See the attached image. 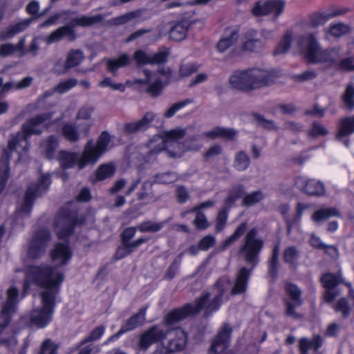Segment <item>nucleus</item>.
<instances>
[{
    "instance_id": "49530a36",
    "label": "nucleus",
    "mask_w": 354,
    "mask_h": 354,
    "mask_svg": "<svg viewBox=\"0 0 354 354\" xmlns=\"http://www.w3.org/2000/svg\"><path fill=\"white\" fill-rule=\"evenodd\" d=\"M62 134L64 138L71 142H75L79 140L80 135L77 129L70 124H66L62 127Z\"/></svg>"
},
{
    "instance_id": "4468645a",
    "label": "nucleus",
    "mask_w": 354,
    "mask_h": 354,
    "mask_svg": "<svg viewBox=\"0 0 354 354\" xmlns=\"http://www.w3.org/2000/svg\"><path fill=\"white\" fill-rule=\"evenodd\" d=\"M82 223L83 221H77L73 213L66 212L64 209L60 211L55 219V229L59 239L67 237L72 232L74 226Z\"/></svg>"
},
{
    "instance_id": "4d7b16f0",
    "label": "nucleus",
    "mask_w": 354,
    "mask_h": 354,
    "mask_svg": "<svg viewBox=\"0 0 354 354\" xmlns=\"http://www.w3.org/2000/svg\"><path fill=\"white\" fill-rule=\"evenodd\" d=\"M77 84V80L75 79H68L61 82L55 88L54 91L59 93H64L73 88Z\"/></svg>"
},
{
    "instance_id": "2f4dec72",
    "label": "nucleus",
    "mask_w": 354,
    "mask_h": 354,
    "mask_svg": "<svg viewBox=\"0 0 354 354\" xmlns=\"http://www.w3.org/2000/svg\"><path fill=\"white\" fill-rule=\"evenodd\" d=\"M236 132L232 129L223 127H215L213 129L206 132L204 134V136L209 139H215L220 137L230 139L234 138Z\"/></svg>"
},
{
    "instance_id": "69168bd1",
    "label": "nucleus",
    "mask_w": 354,
    "mask_h": 354,
    "mask_svg": "<svg viewBox=\"0 0 354 354\" xmlns=\"http://www.w3.org/2000/svg\"><path fill=\"white\" fill-rule=\"evenodd\" d=\"M94 111L91 105H85L80 109L77 114V118L80 120H88Z\"/></svg>"
},
{
    "instance_id": "1a4fd4ad",
    "label": "nucleus",
    "mask_w": 354,
    "mask_h": 354,
    "mask_svg": "<svg viewBox=\"0 0 354 354\" xmlns=\"http://www.w3.org/2000/svg\"><path fill=\"white\" fill-rule=\"evenodd\" d=\"M279 76L276 70L252 68L235 71L230 77L229 82L234 88L248 91L266 86Z\"/></svg>"
},
{
    "instance_id": "7c9ffc66",
    "label": "nucleus",
    "mask_w": 354,
    "mask_h": 354,
    "mask_svg": "<svg viewBox=\"0 0 354 354\" xmlns=\"http://www.w3.org/2000/svg\"><path fill=\"white\" fill-rule=\"evenodd\" d=\"M340 214L335 207H324L314 212L312 220L315 223L324 221L330 217H339Z\"/></svg>"
},
{
    "instance_id": "338daca9",
    "label": "nucleus",
    "mask_w": 354,
    "mask_h": 354,
    "mask_svg": "<svg viewBox=\"0 0 354 354\" xmlns=\"http://www.w3.org/2000/svg\"><path fill=\"white\" fill-rule=\"evenodd\" d=\"M339 68L342 71H354V56L342 59L338 64Z\"/></svg>"
},
{
    "instance_id": "37998d69",
    "label": "nucleus",
    "mask_w": 354,
    "mask_h": 354,
    "mask_svg": "<svg viewBox=\"0 0 354 354\" xmlns=\"http://www.w3.org/2000/svg\"><path fill=\"white\" fill-rule=\"evenodd\" d=\"M140 16V11H132L116 17L113 19V24L115 25L124 24L129 22H139V17Z\"/></svg>"
},
{
    "instance_id": "603ef678",
    "label": "nucleus",
    "mask_w": 354,
    "mask_h": 354,
    "mask_svg": "<svg viewBox=\"0 0 354 354\" xmlns=\"http://www.w3.org/2000/svg\"><path fill=\"white\" fill-rule=\"evenodd\" d=\"M32 81V79L31 77H26L17 83L8 82L4 85L3 90L25 88L30 85Z\"/></svg>"
},
{
    "instance_id": "774afa93",
    "label": "nucleus",
    "mask_w": 354,
    "mask_h": 354,
    "mask_svg": "<svg viewBox=\"0 0 354 354\" xmlns=\"http://www.w3.org/2000/svg\"><path fill=\"white\" fill-rule=\"evenodd\" d=\"M58 346L49 339L44 341L41 345V351L45 354H57Z\"/></svg>"
},
{
    "instance_id": "2eb2a0df",
    "label": "nucleus",
    "mask_w": 354,
    "mask_h": 354,
    "mask_svg": "<svg viewBox=\"0 0 354 354\" xmlns=\"http://www.w3.org/2000/svg\"><path fill=\"white\" fill-rule=\"evenodd\" d=\"M18 301V290L14 287H10L7 291V299L3 305L0 319L2 323L0 324V333L6 327L10 321V317L12 313L15 310L16 305Z\"/></svg>"
},
{
    "instance_id": "ddd939ff",
    "label": "nucleus",
    "mask_w": 354,
    "mask_h": 354,
    "mask_svg": "<svg viewBox=\"0 0 354 354\" xmlns=\"http://www.w3.org/2000/svg\"><path fill=\"white\" fill-rule=\"evenodd\" d=\"M262 248V240L257 237V231L252 229L245 236L244 243L241 248V254L248 263L255 264Z\"/></svg>"
},
{
    "instance_id": "9b49d317",
    "label": "nucleus",
    "mask_w": 354,
    "mask_h": 354,
    "mask_svg": "<svg viewBox=\"0 0 354 354\" xmlns=\"http://www.w3.org/2000/svg\"><path fill=\"white\" fill-rule=\"evenodd\" d=\"M50 234L46 230L35 232L23 248V254L28 259H35L41 256L46 248Z\"/></svg>"
},
{
    "instance_id": "5fc2aeb1",
    "label": "nucleus",
    "mask_w": 354,
    "mask_h": 354,
    "mask_svg": "<svg viewBox=\"0 0 354 354\" xmlns=\"http://www.w3.org/2000/svg\"><path fill=\"white\" fill-rule=\"evenodd\" d=\"M348 31V27L342 23L333 24L330 26L328 34L333 37H340Z\"/></svg>"
},
{
    "instance_id": "473e14b6",
    "label": "nucleus",
    "mask_w": 354,
    "mask_h": 354,
    "mask_svg": "<svg viewBox=\"0 0 354 354\" xmlns=\"http://www.w3.org/2000/svg\"><path fill=\"white\" fill-rule=\"evenodd\" d=\"M130 62V58L127 54L121 55L118 58L107 59L106 66L108 70L112 73H115L119 68L125 66Z\"/></svg>"
},
{
    "instance_id": "58836bf2",
    "label": "nucleus",
    "mask_w": 354,
    "mask_h": 354,
    "mask_svg": "<svg viewBox=\"0 0 354 354\" xmlns=\"http://www.w3.org/2000/svg\"><path fill=\"white\" fill-rule=\"evenodd\" d=\"M84 59L83 53L80 50H70L66 57V67L70 68L77 66Z\"/></svg>"
},
{
    "instance_id": "0eeeda50",
    "label": "nucleus",
    "mask_w": 354,
    "mask_h": 354,
    "mask_svg": "<svg viewBox=\"0 0 354 354\" xmlns=\"http://www.w3.org/2000/svg\"><path fill=\"white\" fill-rule=\"evenodd\" d=\"M292 48L301 54L310 62H323L328 65L337 63L339 57V50L332 48L322 50L315 36L306 34L296 38Z\"/></svg>"
},
{
    "instance_id": "4c0bfd02",
    "label": "nucleus",
    "mask_w": 354,
    "mask_h": 354,
    "mask_svg": "<svg viewBox=\"0 0 354 354\" xmlns=\"http://www.w3.org/2000/svg\"><path fill=\"white\" fill-rule=\"evenodd\" d=\"M285 1L282 0H269L268 1V15H271L274 19L279 17L284 11Z\"/></svg>"
},
{
    "instance_id": "6ab92c4d",
    "label": "nucleus",
    "mask_w": 354,
    "mask_h": 354,
    "mask_svg": "<svg viewBox=\"0 0 354 354\" xmlns=\"http://www.w3.org/2000/svg\"><path fill=\"white\" fill-rule=\"evenodd\" d=\"M230 333V326L225 324L212 342L210 354H228L227 348L229 346Z\"/></svg>"
},
{
    "instance_id": "0e129e2a",
    "label": "nucleus",
    "mask_w": 354,
    "mask_h": 354,
    "mask_svg": "<svg viewBox=\"0 0 354 354\" xmlns=\"http://www.w3.org/2000/svg\"><path fill=\"white\" fill-rule=\"evenodd\" d=\"M328 133V130L319 123H314L308 132V136L311 138L324 136Z\"/></svg>"
},
{
    "instance_id": "864d4df0",
    "label": "nucleus",
    "mask_w": 354,
    "mask_h": 354,
    "mask_svg": "<svg viewBox=\"0 0 354 354\" xmlns=\"http://www.w3.org/2000/svg\"><path fill=\"white\" fill-rule=\"evenodd\" d=\"M192 100H185L182 102H176L169 107L164 113L165 117L169 118H171L177 111L182 109L186 105L190 104Z\"/></svg>"
},
{
    "instance_id": "c756f323",
    "label": "nucleus",
    "mask_w": 354,
    "mask_h": 354,
    "mask_svg": "<svg viewBox=\"0 0 354 354\" xmlns=\"http://www.w3.org/2000/svg\"><path fill=\"white\" fill-rule=\"evenodd\" d=\"M26 39L22 38L19 40L17 45L12 44H4L0 46V56L7 57L12 55L15 52H18L19 56H23L26 53L24 48Z\"/></svg>"
},
{
    "instance_id": "ea45409f",
    "label": "nucleus",
    "mask_w": 354,
    "mask_h": 354,
    "mask_svg": "<svg viewBox=\"0 0 354 354\" xmlns=\"http://www.w3.org/2000/svg\"><path fill=\"white\" fill-rule=\"evenodd\" d=\"M115 171V167L113 163L102 165L96 171V179L102 180L112 176Z\"/></svg>"
},
{
    "instance_id": "b1692460",
    "label": "nucleus",
    "mask_w": 354,
    "mask_h": 354,
    "mask_svg": "<svg viewBox=\"0 0 354 354\" xmlns=\"http://www.w3.org/2000/svg\"><path fill=\"white\" fill-rule=\"evenodd\" d=\"M354 133V115L351 117L343 118L339 126L336 136L337 139L343 142L346 147L349 146L347 138Z\"/></svg>"
},
{
    "instance_id": "e2e57ef3",
    "label": "nucleus",
    "mask_w": 354,
    "mask_h": 354,
    "mask_svg": "<svg viewBox=\"0 0 354 354\" xmlns=\"http://www.w3.org/2000/svg\"><path fill=\"white\" fill-rule=\"evenodd\" d=\"M343 101L346 106L348 108L354 107V87L348 86L344 95H343Z\"/></svg>"
},
{
    "instance_id": "a19ab883",
    "label": "nucleus",
    "mask_w": 354,
    "mask_h": 354,
    "mask_svg": "<svg viewBox=\"0 0 354 354\" xmlns=\"http://www.w3.org/2000/svg\"><path fill=\"white\" fill-rule=\"evenodd\" d=\"M58 145L57 138L53 136H50L46 141L41 145V149L47 158H52L53 153Z\"/></svg>"
},
{
    "instance_id": "f3484780",
    "label": "nucleus",
    "mask_w": 354,
    "mask_h": 354,
    "mask_svg": "<svg viewBox=\"0 0 354 354\" xmlns=\"http://www.w3.org/2000/svg\"><path fill=\"white\" fill-rule=\"evenodd\" d=\"M168 51L166 49L155 53H147L143 50H138L134 53L133 59L138 66L156 64L163 63L167 60Z\"/></svg>"
},
{
    "instance_id": "dca6fc26",
    "label": "nucleus",
    "mask_w": 354,
    "mask_h": 354,
    "mask_svg": "<svg viewBox=\"0 0 354 354\" xmlns=\"http://www.w3.org/2000/svg\"><path fill=\"white\" fill-rule=\"evenodd\" d=\"M287 297L285 299L286 313L288 316L296 318L299 314L296 308L301 304V291L294 284L288 283L286 286Z\"/></svg>"
},
{
    "instance_id": "79ce46f5",
    "label": "nucleus",
    "mask_w": 354,
    "mask_h": 354,
    "mask_svg": "<svg viewBox=\"0 0 354 354\" xmlns=\"http://www.w3.org/2000/svg\"><path fill=\"white\" fill-rule=\"evenodd\" d=\"M152 184L151 182L145 181L142 185L141 190L138 192V199L143 201L145 204L151 203L154 201L151 192Z\"/></svg>"
},
{
    "instance_id": "3c124183",
    "label": "nucleus",
    "mask_w": 354,
    "mask_h": 354,
    "mask_svg": "<svg viewBox=\"0 0 354 354\" xmlns=\"http://www.w3.org/2000/svg\"><path fill=\"white\" fill-rule=\"evenodd\" d=\"M246 230V224L242 223L240 225L234 233L228 239H227L223 243L222 249L224 250L227 248L229 245L233 243L236 240H237L245 231Z\"/></svg>"
},
{
    "instance_id": "f8f14e48",
    "label": "nucleus",
    "mask_w": 354,
    "mask_h": 354,
    "mask_svg": "<svg viewBox=\"0 0 354 354\" xmlns=\"http://www.w3.org/2000/svg\"><path fill=\"white\" fill-rule=\"evenodd\" d=\"M50 184V176L45 174L40 177L38 184L31 185L25 194L22 203L18 206V214L22 215L29 213L34 199L44 193L48 189Z\"/></svg>"
},
{
    "instance_id": "aec40b11",
    "label": "nucleus",
    "mask_w": 354,
    "mask_h": 354,
    "mask_svg": "<svg viewBox=\"0 0 354 354\" xmlns=\"http://www.w3.org/2000/svg\"><path fill=\"white\" fill-rule=\"evenodd\" d=\"M321 282L324 287L326 288L324 299L325 301L330 303L338 295V293L335 292L333 288L342 282V276L340 273L337 276L331 274H325L321 278Z\"/></svg>"
},
{
    "instance_id": "4be33fe9",
    "label": "nucleus",
    "mask_w": 354,
    "mask_h": 354,
    "mask_svg": "<svg viewBox=\"0 0 354 354\" xmlns=\"http://www.w3.org/2000/svg\"><path fill=\"white\" fill-rule=\"evenodd\" d=\"M239 37V28L236 26L229 27L223 32L222 37L216 44L219 53H223L233 46Z\"/></svg>"
},
{
    "instance_id": "13d9d810",
    "label": "nucleus",
    "mask_w": 354,
    "mask_h": 354,
    "mask_svg": "<svg viewBox=\"0 0 354 354\" xmlns=\"http://www.w3.org/2000/svg\"><path fill=\"white\" fill-rule=\"evenodd\" d=\"M164 225V223H153L147 221L141 223L138 227L140 232H157L160 230Z\"/></svg>"
},
{
    "instance_id": "c03bdc74",
    "label": "nucleus",
    "mask_w": 354,
    "mask_h": 354,
    "mask_svg": "<svg viewBox=\"0 0 354 354\" xmlns=\"http://www.w3.org/2000/svg\"><path fill=\"white\" fill-rule=\"evenodd\" d=\"M251 12L256 17L268 15V1H259L252 8Z\"/></svg>"
},
{
    "instance_id": "7ed1b4c3",
    "label": "nucleus",
    "mask_w": 354,
    "mask_h": 354,
    "mask_svg": "<svg viewBox=\"0 0 354 354\" xmlns=\"http://www.w3.org/2000/svg\"><path fill=\"white\" fill-rule=\"evenodd\" d=\"M185 133L183 129H178L166 131L162 136H154L146 147L145 153L147 154L144 157L145 162L153 160L159 152L164 149L174 158L180 157L185 151L198 150L201 147L200 145H189L190 142H196V139L189 141L185 145L179 142V140L184 136Z\"/></svg>"
},
{
    "instance_id": "09e8293b",
    "label": "nucleus",
    "mask_w": 354,
    "mask_h": 354,
    "mask_svg": "<svg viewBox=\"0 0 354 354\" xmlns=\"http://www.w3.org/2000/svg\"><path fill=\"white\" fill-rule=\"evenodd\" d=\"M199 68V65L194 62H183L180 64L179 68V75L181 77H188L196 72Z\"/></svg>"
},
{
    "instance_id": "f257e3e1",
    "label": "nucleus",
    "mask_w": 354,
    "mask_h": 354,
    "mask_svg": "<svg viewBox=\"0 0 354 354\" xmlns=\"http://www.w3.org/2000/svg\"><path fill=\"white\" fill-rule=\"evenodd\" d=\"M25 274L24 291L28 288V282L44 288L39 295L41 307L34 309L30 315V322L32 325L44 328L52 319L56 297L64 279V272L57 266L41 264L27 268Z\"/></svg>"
},
{
    "instance_id": "412c9836",
    "label": "nucleus",
    "mask_w": 354,
    "mask_h": 354,
    "mask_svg": "<svg viewBox=\"0 0 354 354\" xmlns=\"http://www.w3.org/2000/svg\"><path fill=\"white\" fill-rule=\"evenodd\" d=\"M146 311H147V308H142L136 315L132 316L121 327L120 330L116 334L111 336L109 339V341L116 340L126 332L133 330L136 327L142 324L145 320Z\"/></svg>"
},
{
    "instance_id": "6e6d98bb",
    "label": "nucleus",
    "mask_w": 354,
    "mask_h": 354,
    "mask_svg": "<svg viewBox=\"0 0 354 354\" xmlns=\"http://www.w3.org/2000/svg\"><path fill=\"white\" fill-rule=\"evenodd\" d=\"M250 165V160L243 152H239L236 156L235 167L239 171H243L248 168Z\"/></svg>"
},
{
    "instance_id": "423d86ee",
    "label": "nucleus",
    "mask_w": 354,
    "mask_h": 354,
    "mask_svg": "<svg viewBox=\"0 0 354 354\" xmlns=\"http://www.w3.org/2000/svg\"><path fill=\"white\" fill-rule=\"evenodd\" d=\"M187 335L182 329L170 330L165 332L158 326H153L145 331L140 337V346L146 350L152 344L160 342L162 348L160 353H170L182 350L186 344Z\"/></svg>"
},
{
    "instance_id": "a211bd4d",
    "label": "nucleus",
    "mask_w": 354,
    "mask_h": 354,
    "mask_svg": "<svg viewBox=\"0 0 354 354\" xmlns=\"http://www.w3.org/2000/svg\"><path fill=\"white\" fill-rule=\"evenodd\" d=\"M295 185L310 195H322L324 193V187L321 182L315 179H309L306 176H297Z\"/></svg>"
},
{
    "instance_id": "c9c22d12",
    "label": "nucleus",
    "mask_w": 354,
    "mask_h": 354,
    "mask_svg": "<svg viewBox=\"0 0 354 354\" xmlns=\"http://www.w3.org/2000/svg\"><path fill=\"white\" fill-rule=\"evenodd\" d=\"M9 166L8 155L5 151V156L0 160V192H1L6 185L8 178Z\"/></svg>"
},
{
    "instance_id": "de8ad7c7",
    "label": "nucleus",
    "mask_w": 354,
    "mask_h": 354,
    "mask_svg": "<svg viewBox=\"0 0 354 354\" xmlns=\"http://www.w3.org/2000/svg\"><path fill=\"white\" fill-rule=\"evenodd\" d=\"M264 194L261 191H255L246 194L243 199V203L247 206L253 205L264 198Z\"/></svg>"
},
{
    "instance_id": "bb28decb",
    "label": "nucleus",
    "mask_w": 354,
    "mask_h": 354,
    "mask_svg": "<svg viewBox=\"0 0 354 354\" xmlns=\"http://www.w3.org/2000/svg\"><path fill=\"white\" fill-rule=\"evenodd\" d=\"M214 205V201H207L202 203L199 206L192 209L190 212H195L194 225L197 229L203 230L208 227L209 223L205 216L201 213V210L204 208L211 207Z\"/></svg>"
},
{
    "instance_id": "cd10ccee",
    "label": "nucleus",
    "mask_w": 354,
    "mask_h": 354,
    "mask_svg": "<svg viewBox=\"0 0 354 354\" xmlns=\"http://www.w3.org/2000/svg\"><path fill=\"white\" fill-rule=\"evenodd\" d=\"M192 24L188 20H182L176 23L169 31V37L176 41L183 40Z\"/></svg>"
},
{
    "instance_id": "72a5a7b5",
    "label": "nucleus",
    "mask_w": 354,
    "mask_h": 354,
    "mask_svg": "<svg viewBox=\"0 0 354 354\" xmlns=\"http://www.w3.org/2000/svg\"><path fill=\"white\" fill-rule=\"evenodd\" d=\"M341 14H342V12L339 10H326L316 13L312 19V24L314 26H319L326 23L330 18Z\"/></svg>"
},
{
    "instance_id": "9d476101",
    "label": "nucleus",
    "mask_w": 354,
    "mask_h": 354,
    "mask_svg": "<svg viewBox=\"0 0 354 354\" xmlns=\"http://www.w3.org/2000/svg\"><path fill=\"white\" fill-rule=\"evenodd\" d=\"M102 17L100 15L95 17L80 16L75 18L66 17L64 18V20H71L70 23L53 31L44 39V41L48 45L58 42L64 37H67L70 41H73L76 37L73 30V28L75 26H88L100 21Z\"/></svg>"
},
{
    "instance_id": "20e7f679",
    "label": "nucleus",
    "mask_w": 354,
    "mask_h": 354,
    "mask_svg": "<svg viewBox=\"0 0 354 354\" xmlns=\"http://www.w3.org/2000/svg\"><path fill=\"white\" fill-rule=\"evenodd\" d=\"M111 136L106 131L101 133L95 145L90 140L84 147L81 157L75 153L62 151L59 153L58 160L63 169L73 167L75 164L79 169H83L86 165H93L100 158L111 146Z\"/></svg>"
},
{
    "instance_id": "f704fd0d",
    "label": "nucleus",
    "mask_w": 354,
    "mask_h": 354,
    "mask_svg": "<svg viewBox=\"0 0 354 354\" xmlns=\"http://www.w3.org/2000/svg\"><path fill=\"white\" fill-rule=\"evenodd\" d=\"M322 339L319 336L315 337L312 341L303 338L299 342L301 354H308V351L311 348H314L317 351L322 346Z\"/></svg>"
},
{
    "instance_id": "5701e85b",
    "label": "nucleus",
    "mask_w": 354,
    "mask_h": 354,
    "mask_svg": "<svg viewBox=\"0 0 354 354\" xmlns=\"http://www.w3.org/2000/svg\"><path fill=\"white\" fill-rule=\"evenodd\" d=\"M242 48L251 52H258L263 48V43L257 38V32L255 30L250 29L244 33L242 38Z\"/></svg>"
},
{
    "instance_id": "680f3d73",
    "label": "nucleus",
    "mask_w": 354,
    "mask_h": 354,
    "mask_svg": "<svg viewBox=\"0 0 354 354\" xmlns=\"http://www.w3.org/2000/svg\"><path fill=\"white\" fill-rule=\"evenodd\" d=\"M333 308L335 311L341 313L345 317H347L351 312V308L345 298H342L338 300L337 304L334 305Z\"/></svg>"
},
{
    "instance_id": "bf43d9fd",
    "label": "nucleus",
    "mask_w": 354,
    "mask_h": 354,
    "mask_svg": "<svg viewBox=\"0 0 354 354\" xmlns=\"http://www.w3.org/2000/svg\"><path fill=\"white\" fill-rule=\"evenodd\" d=\"M299 252L294 247L287 248L283 252L284 261L290 264H294L297 260Z\"/></svg>"
},
{
    "instance_id": "a878e982",
    "label": "nucleus",
    "mask_w": 354,
    "mask_h": 354,
    "mask_svg": "<svg viewBox=\"0 0 354 354\" xmlns=\"http://www.w3.org/2000/svg\"><path fill=\"white\" fill-rule=\"evenodd\" d=\"M155 117L154 113L148 112L141 120L127 124L124 129L129 133L145 130L149 127Z\"/></svg>"
},
{
    "instance_id": "052dcab7",
    "label": "nucleus",
    "mask_w": 354,
    "mask_h": 354,
    "mask_svg": "<svg viewBox=\"0 0 354 354\" xmlns=\"http://www.w3.org/2000/svg\"><path fill=\"white\" fill-rule=\"evenodd\" d=\"M279 253V248L277 245L273 250L272 257L268 264L269 272L272 276H274L277 273Z\"/></svg>"
},
{
    "instance_id": "39448f33",
    "label": "nucleus",
    "mask_w": 354,
    "mask_h": 354,
    "mask_svg": "<svg viewBox=\"0 0 354 354\" xmlns=\"http://www.w3.org/2000/svg\"><path fill=\"white\" fill-rule=\"evenodd\" d=\"M145 79H136L132 82L127 80L124 84L114 82L110 77H105L98 83V86L104 88H110L114 91L124 92L127 87L138 85L144 88L146 91L153 96L160 94L162 88L171 81L170 68H162L156 73H151L147 70H144Z\"/></svg>"
},
{
    "instance_id": "f03ea898",
    "label": "nucleus",
    "mask_w": 354,
    "mask_h": 354,
    "mask_svg": "<svg viewBox=\"0 0 354 354\" xmlns=\"http://www.w3.org/2000/svg\"><path fill=\"white\" fill-rule=\"evenodd\" d=\"M250 272L245 268H242L238 274L234 286L227 277L220 279L216 287L210 292L205 294L195 304H187L182 308L169 313L165 317L167 324H174L189 315H192L201 310L205 314L211 313L218 309L222 297L231 289L232 294L243 292L247 288V281Z\"/></svg>"
},
{
    "instance_id": "e433bc0d",
    "label": "nucleus",
    "mask_w": 354,
    "mask_h": 354,
    "mask_svg": "<svg viewBox=\"0 0 354 354\" xmlns=\"http://www.w3.org/2000/svg\"><path fill=\"white\" fill-rule=\"evenodd\" d=\"M292 40V33L290 32H286L277 46L274 55L277 56L287 53L290 48Z\"/></svg>"
},
{
    "instance_id": "a18cd8bd",
    "label": "nucleus",
    "mask_w": 354,
    "mask_h": 354,
    "mask_svg": "<svg viewBox=\"0 0 354 354\" xmlns=\"http://www.w3.org/2000/svg\"><path fill=\"white\" fill-rule=\"evenodd\" d=\"M147 239L141 238L135 241L134 243L119 248L116 252L117 257L118 259H120L125 257L126 255L131 253L134 248L139 246L142 243H145Z\"/></svg>"
},
{
    "instance_id": "c85d7f7f",
    "label": "nucleus",
    "mask_w": 354,
    "mask_h": 354,
    "mask_svg": "<svg viewBox=\"0 0 354 354\" xmlns=\"http://www.w3.org/2000/svg\"><path fill=\"white\" fill-rule=\"evenodd\" d=\"M32 20V19H24L15 25L8 26L5 30L0 32V40L12 38L24 31L28 27Z\"/></svg>"
},
{
    "instance_id": "8fccbe9b",
    "label": "nucleus",
    "mask_w": 354,
    "mask_h": 354,
    "mask_svg": "<svg viewBox=\"0 0 354 354\" xmlns=\"http://www.w3.org/2000/svg\"><path fill=\"white\" fill-rule=\"evenodd\" d=\"M244 192V189L242 186H238L233 188L228 197L225 199V208L230 207L234 202H235L238 198L243 196Z\"/></svg>"
},
{
    "instance_id": "6e6552de",
    "label": "nucleus",
    "mask_w": 354,
    "mask_h": 354,
    "mask_svg": "<svg viewBox=\"0 0 354 354\" xmlns=\"http://www.w3.org/2000/svg\"><path fill=\"white\" fill-rule=\"evenodd\" d=\"M51 115H40L28 120L22 128V131L13 136L8 142V149L10 151H15L19 154V159L28 149V138L32 134L40 133L44 128L57 127L58 121L50 120Z\"/></svg>"
},
{
    "instance_id": "393cba45",
    "label": "nucleus",
    "mask_w": 354,
    "mask_h": 354,
    "mask_svg": "<svg viewBox=\"0 0 354 354\" xmlns=\"http://www.w3.org/2000/svg\"><path fill=\"white\" fill-rule=\"evenodd\" d=\"M50 256L55 263L62 266L70 261L72 252L68 243H58L52 250Z\"/></svg>"
}]
</instances>
